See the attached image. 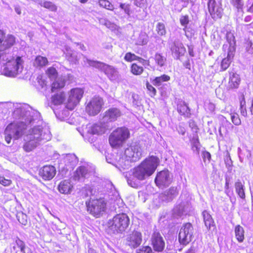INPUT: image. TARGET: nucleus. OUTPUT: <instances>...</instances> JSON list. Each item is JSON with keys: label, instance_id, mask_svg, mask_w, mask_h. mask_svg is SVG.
<instances>
[{"label": "nucleus", "instance_id": "obj_1", "mask_svg": "<svg viewBox=\"0 0 253 253\" xmlns=\"http://www.w3.org/2000/svg\"><path fill=\"white\" fill-rule=\"evenodd\" d=\"M159 164L160 160L158 157L154 156H149L133 169L132 176L139 180H143L154 173Z\"/></svg>", "mask_w": 253, "mask_h": 253}, {"label": "nucleus", "instance_id": "obj_2", "mask_svg": "<svg viewBox=\"0 0 253 253\" xmlns=\"http://www.w3.org/2000/svg\"><path fill=\"white\" fill-rule=\"evenodd\" d=\"M87 211L95 218L101 216L105 212L107 204L103 198H90L85 202Z\"/></svg>", "mask_w": 253, "mask_h": 253}, {"label": "nucleus", "instance_id": "obj_3", "mask_svg": "<svg viewBox=\"0 0 253 253\" xmlns=\"http://www.w3.org/2000/svg\"><path fill=\"white\" fill-rule=\"evenodd\" d=\"M129 137L130 132L127 127H119L110 135L109 142L112 148H117L122 146Z\"/></svg>", "mask_w": 253, "mask_h": 253}, {"label": "nucleus", "instance_id": "obj_4", "mask_svg": "<svg viewBox=\"0 0 253 253\" xmlns=\"http://www.w3.org/2000/svg\"><path fill=\"white\" fill-rule=\"evenodd\" d=\"M108 223L110 228L114 233H122L128 227L130 219L126 213H120L110 220Z\"/></svg>", "mask_w": 253, "mask_h": 253}, {"label": "nucleus", "instance_id": "obj_5", "mask_svg": "<svg viewBox=\"0 0 253 253\" xmlns=\"http://www.w3.org/2000/svg\"><path fill=\"white\" fill-rule=\"evenodd\" d=\"M26 128V125L23 122H11L4 130L5 140L7 144L11 142V139H19L23 134Z\"/></svg>", "mask_w": 253, "mask_h": 253}, {"label": "nucleus", "instance_id": "obj_6", "mask_svg": "<svg viewBox=\"0 0 253 253\" xmlns=\"http://www.w3.org/2000/svg\"><path fill=\"white\" fill-rule=\"evenodd\" d=\"M84 91L79 87L72 88L69 92L68 98L66 103V108L73 110L79 103L83 97Z\"/></svg>", "mask_w": 253, "mask_h": 253}, {"label": "nucleus", "instance_id": "obj_7", "mask_svg": "<svg viewBox=\"0 0 253 253\" xmlns=\"http://www.w3.org/2000/svg\"><path fill=\"white\" fill-rule=\"evenodd\" d=\"M194 228L191 223H184L181 227L178 234V241L181 245L186 246L191 242Z\"/></svg>", "mask_w": 253, "mask_h": 253}, {"label": "nucleus", "instance_id": "obj_8", "mask_svg": "<svg viewBox=\"0 0 253 253\" xmlns=\"http://www.w3.org/2000/svg\"><path fill=\"white\" fill-rule=\"evenodd\" d=\"M23 60L21 57L18 56L16 59L12 58L6 62L3 69L4 74L7 76H15L18 73L20 67H22Z\"/></svg>", "mask_w": 253, "mask_h": 253}, {"label": "nucleus", "instance_id": "obj_9", "mask_svg": "<svg viewBox=\"0 0 253 253\" xmlns=\"http://www.w3.org/2000/svg\"><path fill=\"white\" fill-rule=\"evenodd\" d=\"M104 105V101L102 97L94 96L85 106V111L90 116H95L101 110Z\"/></svg>", "mask_w": 253, "mask_h": 253}, {"label": "nucleus", "instance_id": "obj_10", "mask_svg": "<svg viewBox=\"0 0 253 253\" xmlns=\"http://www.w3.org/2000/svg\"><path fill=\"white\" fill-rule=\"evenodd\" d=\"M208 11L214 20L221 19L223 14V8L221 2L217 3L215 0H208Z\"/></svg>", "mask_w": 253, "mask_h": 253}, {"label": "nucleus", "instance_id": "obj_11", "mask_svg": "<svg viewBox=\"0 0 253 253\" xmlns=\"http://www.w3.org/2000/svg\"><path fill=\"white\" fill-rule=\"evenodd\" d=\"M151 243L154 251L162 252L165 249V242L160 233L155 231L152 234Z\"/></svg>", "mask_w": 253, "mask_h": 253}, {"label": "nucleus", "instance_id": "obj_12", "mask_svg": "<svg viewBox=\"0 0 253 253\" xmlns=\"http://www.w3.org/2000/svg\"><path fill=\"white\" fill-rule=\"evenodd\" d=\"M126 241V244L130 248H137L141 244L142 234L139 231L133 230L127 235Z\"/></svg>", "mask_w": 253, "mask_h": 253}, {"label": "nucleus", "instance_id": "obj_13", "mask_svg": "<svg viewBox=\"0 0 253 253\" xmlns=\"http://www.w3.org/2000/svg\"><path fill=\"white\" fill-rule=\"evenodd\" d=\"M55 168L50 165H47L41 168L39 171V176L44 181L51 180L55 175Z\"/></svg>", "mask_w": 253, "mask_h": 253}, {"label": "nucleus", "instance_id": "obj_14", "mask_svg": "<svg viewBox=\"0 0 253 253\" xmlns=\"http://www.w3.org/2000/svg\"><path fill=\"white\" fill-rule=\"evenodd\" d=\"M125 154L128 160L132 162L138 161L141 157V152L137 146H130L126 148Z\"/></svg>", "mask_w": 253, "mask_h": 253}, {"label": "nucleus", "instance_id": "obj_15", "mask_svg": "<svg viewBox=\"0 0 253 253\" xmlns=\"http://www.w3.org/2000/svg\"><path fill=\"white\" fill-rule=\"evenodd\" d=\"M169 174L168 170H163L158 172L155 178V182L159 188L168 185L169 184Z\"/></svg>", "mask_w": 253, "mask_h": 253}, {"label": "nucleus", "instance_id": "obj_16", "mask_svg": "<svg viewBox=\"0 0 253 253\" xmlns=\"http://www.w3.org/2000/svg\"><path fill=\"white\" fill-rule=\"evenodd\" d=\"M122 116L119 108L112 107L107 110L104 114V118L109 122H114Z\"/></svg>", "mask_w": 253, "mask_h": 253}, {"label": "nucleus", "instance_id": "obj_17", "mask_svg": "<svg viewBox=\"0 0 253 253\" xmlns=\"http://www.w3.org/2000/svg\"><path fill=\"white\" fill-rule=\"evenodd\" d=\"M74 186L70 179H64L58 184L57 189L63 194H70L72 192Z\"/></svg>", "mask_w": 253, "mask_h": 253}, {"label": "nucleus", "instance_id": "obj_18", "mask_svg": "<svg viewBox=\"0 0 253 253\" xmlns=\"http://www.w3.org/2000/svg\"><path fill=\"white\" fill-rule=\"evenodd\" d=\"M229 74V81L228 83V89L238 88L241 83L240 76L236 72H230Z\"/></svg>", "mask_w": 253, "mask_h": 253}, {"label": "nucleus", "instance_id": "obj_19", "mask_svg": "<svg viewBox=\"0 0 253 253\" xmlns=\"http://www.w3.org/2000/svg\"><path fill=\"white\" fill-rule=\"evenodd\" d=\"M124 59L127 62H132L133 61H138L140 63H142L143 65L147 66H150V61L148 59H144L141 57L136 55L134 53H132L130 52L126 53Z\"/></svg>", "mask_w": 253, "mask_h": 253}, {"label": "nucleus", "instance_id": "obj_20", "mask_svg": "<svg viewBox=\"0 0 253 253\" xmlns=\"http://www.w3.org/2000/svg\"><path fill=\"white\" fill-rule=\"evenodd\" d=\"M203 216L206 226L209 230H214L216 229V226L213 218L209 212L206 210L203 211Z\"/></svg>", "mask_w": 253, "mask_h": 253}, {"label": "nucleus", "instance_id": "obj_21", "mask_svg": "<svg viewBox=\"0 0 253 253\" xmlns=\"http://www.w3.org/2000/svg\"><path fill=\"white\" fill-rule=\"evenodd\" d=\"M107 77L111 81H114L118 78L117 70L112 66L107 64L104 65L103 72Z\"/></svg>", "mask_w": 253, "mask_h": 253}, {"label": "nucleus", "instance_id": "obj_22", "mask_svg": "<svg viewBox=\"0 0 253 253\" xmlns=\"http://www.w3.org/2000/svg\"><path fill=\"white\" fill-rule=\"evenodd\" d=\"M16 43V38L12 35H5L0 49L6 50L13 46Z\"/></svg>", "mask_w": 253, "mask_h": 253}, {"label": "nucleus", "instance_id": "obj_23", "mask_svg": "<svg viewBox=\"0 0 253 253\" xmlns=\"http://www.w3.org/2000/svg\"><path fill=\"white\" fill-rule=\"evenodd\" d=\"M177 110L180 115L185 117H190L191 115L190 109L184 101H178L177 104Z\"/></svg>", "mask_w": 253, "mask_h": 253}, {"label": "nucleus", "instance_id": "obj_24", "mask_svg": "<svg viewBox=\"0 0 253 253\" xmlns=\"http://www.w3.org/2000/svg\"><path fill=\"white\" fill-rule=\"evenodd\" d=\"M65 98V92L64 91H61L56 93L51 96V102L55 106L60 105L64 102Z\"/></svg>", "mask_w": 253, "mask_h": 253}, {"label": "nucleus", "instance_id": "obj_25", "mask_svg": "<svg viewBox=\"0 0 253 253\" xmlns=\"http://www.w3.org/2000/svg\"><path fill=\"white\" fill-rule=\"evenodd\" d=\"M66 84V81L65 79L59 78L54 80L51 84L50 90L51 92H56V91L64 88Z\"/></svg>", "mask_w": 253, "mask_h": 253}, {"label": "nucleus", "instance_id": "obj_26", "mask_svg": "<svg viewBox=\"0 0 253 253\" xmlns=\"http://www.w3.org/2000/svg\"><path fill=\"white\" fill-rule=\"evenodd\" d=\"M239 102V110L242 116L247 117L248 115L245 95L244 93H240L238 95Z\"/></svg>", "mask_w": 253, "mask_h": 253}, {"label": "nucleus", "instance_id": "obj_27", "mask_svg": "<svg viewBox=\"0 0 253 253\" xmlns=\"http://www.w3.org/2000/svg\"><path fill=\"white\" fill-rule=\"evenodd\" d=\"M235 236L239 243H243L245 240V230L240 225H237L234 229Z\"/></svg>", "mask_w": 253, "mask_h": 253}, {"label": "nucleus", "instance_id": "obj_28", "mask_svg": "<svg viewBox=\"0 0 253 253\" xmlns=\"http://www.w3.org/2000/svg\"><path fill=\"white\" fill-rule=\"evenodd\" d=\"M88 131L91 134L100 135L105 133V128L101 125L95 124L89 127Z\"/></svg>", "mask_w": 253, "mask_h": 253}, {"label": "nucleus", "instance_id": "obj_29", "mask_svg": "<svg viewBox=\"0 0 253 253\" xmlns=\"http://www.w3.org/2000/svg\"><path fill=\"white\" fill-rule=\"evenodd\" d=\"M48 64V61L46 57L41 55H38L36 57L34 63L35 67L41 68L47 66Z\"/></svg>", "mask_w": 253, "mask_h": 253}, {"label": "nucleus", "instance_id": "obj_30", "mask_svg": "<svg viewBox=\"0 0 253 253\" xmlns=\"http://www.w3.org/2000/svg\"><path fill=\"white\" fill-rule=\"evenodd\" d=\"M235 191L239 197L242 199H245L246 197L244 186L240 180H238L234 184Z\"/></svg>", "mask_w": 253, "mask_h": 253}, {"label": "nucleus", "instance_id": "obj_31", "mask_svg": "<svg viewBox=\"0 0 253 253\" xmlns=\"http://www.w3.org/2000/svg\"><path fill=\"white\" fill-rule=\"evenodd\" d=\"M249 0H230V3L238 11H242Z\"/></svg>", "mask_w": 253, "mask_h": 253}, {"label": "nucleus", "instance_id": "obj_32", "mask_svg": "<svg viewBox=\"0 0 253 253\" xmlns=\"http://www.w3.org/2000/svg\"><path fill=\"white\" fill-rule=\"evenodd\" d=\"M222 119V123L219 128V131L221 132V130L228 132V130L233 128V126L223 116H221Z\"/></svg>", "mask_w": 253, "mask_h": 253}, {"label": "nucleus", "instance_id": "obj_33", "mask_svg": "<svg viewBox=\"0 0 253 253\" xmlns=\"http://www.w3.org/2000/svg\"><path fill=\"white\" fill-rule=\"evenodd\" d=\"M233 57V55H232L228 52L226 57L223 58L221 62L220 68L221 71H225L230 66L231 60Z\"/></svg>", "mask_w": 253, "mask_h": 253}, {"label": "nucleus", "instance_id": "obj_34", "mask_svg": "<svg viewBox=\"0 0 253 253\" xmlns=\"http://www.w3.org/2000/svg\"><path fill=\"white\" fill-rule=\"evenodd\" d=\"M42 7H43L50 11L56 12L57 11V6L53 2L48 0H45L40 3Z\"/></svg>", "mask_w": 253, "mask_h": 253}, {"label": "nucleus", "instance_id": "obj_35", "mask_svg": "<svg viewBox=\"0 0 253 253\" xmlns=\"http://www.w3.org/2000/svg\"><path fill=\"white\" fill-rule=\"evenodd\" d=\"M130 69L131 73L135 76L141 75L144 71V68L142 66L135 63L131 64Z\"/></svg>", "mask_w": 253, "mask_h": 253}, {"label": "nucleus", "instance_id": "obj_36", "mask_svg": "<svg viewBox=\"0 0 253 253\" xmlns=\"http://www.w3.org/2000/svg\"><path fill=\"white\" fill-rule=\"evenodd\" d=\"M45 74L48 78L51 80L57 79L58 73L57 70L53 67H50L45 70Z\"/></svg>", "mask_w": 253, "mask_h": 253}, {"label": "nucleus", "instance_id": "obj_37", "mask_svg": "<svg viewBox=\"0 0 253 253\" xmlns=\"http://www.w3.org/2000/svg\"><path fill=\"white\" fill-rule=\"evenodd\" d=\"M170 79V77L167 75H162L159 77H156L153 81V84L155 86H160L163 82H168Z\"/></svg>", "mask_w": 253, "mask_h": 253}, {"label": "nucleus", "instance_id": "obj_38", "mask_svg": "<svg viewBox=\"0 0 253 253\" xmlns=\"http://www.w3.org/2000/svg\"><path fill=\"white\" fill-rule=\"evenodd\" d=\"M156 65L159 67H163L166 62V58L162 53L157 52L154 57Z\"/></svg>", "mask_w": 253, "mask_h": 253}, {"label": "nucleus", "instance_id": "obj_39", "mask_svg": "<svg viewBox=\"0 0 253 253\" xmlns=\"http://www.w3.org/2000/svg\"><path fill=\"white\" fill-rule=\"evenodd\" d=\"M87 172V170L84 166H80L76 170L75 177L79 179L82 177H84Z\"/></svg>", "mask_w": 253, "mask_h": 253}, {"label": "nucleus", "instance_id": "obj_40", "mask_svg": "<svg viewBox=\"0 0 253 253\" xmlns=\"http://www.w3.org/2000/svg\"><path fill=\"white\" fill-rule=\"evenodd\" d=\"M156 31L159 36H164L167 33L166 28L164 23L158 22L156 27Z\"/></svg>", "mask_w": 253, "mask_h": 253}, {"label": "nucleus", "instance_id": "obj_41", "mask_svg": "<svg viewBox=\"0 0 253 253\" xmlns=\"http://www.w3.org/2000/svg\"><path fill=\"white\" fill-rule=\"evenodd\" d=\"M99 3L100 6L109 10H113L114 6L113 4L108 0H100Z\"/></svg>", "mask_w": 253, "mask_h": 253}, {"label": "nucleus", "instance_id": "obj_42", "mask_svg": "<svg viewBox=\"0 0 253 253\" xmlns=\"http://www.w3.org/2000/svg\"><path fill=\"white\" fill-rule=\"evenodd\" d=\"M232 122L236 126H239L241 124V121L239 115L236 112H232L230 114Z\"/></svg>", "mask_w": 253, "mask_h": 253}, {"label": "nucleus", "instance_id": "obj_43", "mask_svg": "<svg viewBox=\"0 0 253 253\" xmlns=\"http://www.w3.org/2000/svg\"><path fill=\"white\" fill-rule=\"evenodd\" d=\"M180 23L181 26L184 27V30L187 28V25L189 23V17L188 15H182L179 19Z\"/></svg>", "mask_w": 253, "mask_h": 253}, {"label": "nucleus", "instance_id": "obj_44", "mask_svg": "<svg viewBox=\"0 0 253 253\" xmlns=\"http://www.w3.org/2000/svg\"><path fill=\"white\" fill-rule=\"evenodd\" d=\"M166 195L170 198H172L178 194V191L175 187H171L166 191Z\"/></svg>", "mask_w": 253, "mask_h": 253}, {"label": "nucleus", "instance_id": "obj_45", "mask_svg": "<svg viewBox=\"0 0 253 253\" xmlns=\"http://www.w3.org/2000/svg\"><path fill=\"white\" fill-rule=\"evenodd\" d=\"M146 88L149 91L148 93L151 97H154L157 93L155 88L148 82L146 83Z\"/></svg>", "mask_w": 253, "mask_h": 253}, {"label": "nucleus", "instance_id": "obj_46", "mask_svg": "<svg viewBox=\"0 0 253 253\" xmlns=\"http://www.w3.org/2000/svg\"><path fill=\"white\" fill-rule=\"evenodd\" d=\"M34 135L33 137H32L31 139L32 140H39L42 135L41 131L36 128H34L32 129L31 135Z\"/></svg>", "mask_w": 253, "mask_h": 253}, {"label": "nucleus", "instance_id": "obj_47", "mask_svg": "<svg viewBox=\"0 0 253 253\" xmlns=\"http://www.w3.org/2000/svg\"><path fill=\"white\" fill-rule=\"evenodd\" d=\"M120 7L123 9L126 14L129 15L131 13V10L130 8V5L128 3H120Z\"/></svg>", "mask_w": 253, "mask_h": 253}, {"label": "nucleus", "instance_id": "obj_48", "mask_svg": "<svg viewBox=\"0 0 253 253\" xmlns=\"http://www.w3.org/2000/svg\"><path fill=\"white\" fill-rule=\"evenodd\" d=\"M15 242L17 247L20 249L21 252L23 253H25V244L24 242L19 238L16 240Z\"/></svg>", "mask_w": 253, "mask_h": 253}, {"label": "nucleus", "instance_id": "obj_49", "mask_svg": "<svg viewBox=\"0 0 253 253\" xmlns=\"http://www.w3.org/2000/svg\"><path fill=\"white\" fill-rule=\"evenodd\" d=\"M189 126L191 128V130L193 131V132L196 133V135H197V133L199 130V128L197 125L196 122L193 120H190L189 122Z\"/></svg>", "mask_w": 253, "mask_h": 253}, {"label": "nucleus", "instance_id": "obj_50", "mask_svg": "<svg viewBox=\"0 0 253 253\" xmlns=\"http://www.w3.org/2000/svg\"><path fill=\"white\" fill-rule=\"evenodd\" d=\"M152 249L149 246H142L136 251V253H152Z\"/></svg>", "mask_w": 253, "mask_h": 253}, {"label": "nucleus", "instance_id": "obj_51", "mask_svg": "<svg viewBox=\"0 0 253 253\" xmlns=\"http://www.w3.org/2000/svg\"><path fill=\"white\" fill-rule=\"evenodd\" d=\"M134 4L135 6L142 8L147 6V0H134Z\"/></svg>", "mask_w": 253, "mask_h": 253}, {"label": "nucleus", "instance_id": "obj_52", "mask_svg": "<svg viewBox=\"0 0 253 253\" xmlns=\"http://www.w3.org/2000/svg\"><path fill=\"white\" fill-rule=\"evenodd\" d=\"M12 183L10 179H6L3 176H0V184L4 186H8Z\"/></svg>", "mask_w": 253, "mask_h": 253}, {"label": "nucleus", "instance_id": "obj_53", "mask_svg": "<svg viewBox=\"0 0 253 253\" xmlns=\"http://www.w3.org/2000/svg\"><path fill=\"white\" fill-rule=\"evenodd\" d=\"M106 65V64H105L103 62L96 61L93 62V66L94 67L100 70L101 72H103V69L104 68V65Z\"/></svg>", "mask_w": 253, "mask_h": 253}, {"label": "nucleus", "instance_id": "obj_54", "mask_svg": "<svg viewBox=\"0 0 253 253\" xmlns=\"http://www.w3.org/2000/svg\"><path fill=\"white\" fill-rule=\"evenodd\" d=\"M36 147L35 145L32 144L30 141H28L25 143L23 146V149L26 152H30L32 151Z\"/></svg>", "mask_w": 253, "mask_h": 253}, {"label": "nucleus", "instance_id": "obj_55", "mask_svg": "<svg viewBox=\"0 0 253 253\" xmlns=\"http://www.w3.org/2000/svg\"><path fill=\"white\" fill-rule=\"evenodd\" d=\"M202 156L204 161L205 162L206 160L208 162H210L211 160V155L210 153L207 151H204L202 152Z\"/></svg>", "mask_w": 253, "mask_h": 253}, {"label": "nucleus", "instance_id": "obj_56", "mask_svg": "<svg viewBox=\"0 0 253 253\" xmlns=\"http://www.w3.org/2000/svg\"><path fill=\"white\" fill-rule=\"evenodd\" d=\"M193 146L192 147H195L196 149H198V145L199 144V139L198 135H196V137H194L192 140Z\"/></svg>", "mask_w": 253, "mask_h": 253}, {"label": "nucleus", "instance_id": "obj_57", "mask_svg": "<svg viewBox=\"0 0 253 253\" xmlns=\"http://www.w3.org/2000/svg\"><path fill=\"white\" fill-rule=\"evenodd\" d=\"M104 25L108 28L116 29V25L114 23H111L108 20L105 22Z\"/></svg>", "mask_w": 253, "mask_h": 253}, {"label": "nucleus", "instance_id": "obj_58", "mask_svg": "<svg viewBox=\"0 0 253 253\" xmlns=\"http://www.w3.org/2000/svg\"><path fill=\"white\" fill-rule=\"evenodd\" d=\"M6 55L5 53H0V64L1 61H6L7 58H6Z\"/></svg>", "mask_w": 253, "mask_h": 253}, {"label": "nucleus", "instance_id": "obj_59", "mask_svg": "<svg viewBox=\"0 0 253 253\" xmlns=\"http://www.w3.org/2000/svg\"><path fill=\"white\" fill-rule=\"evenodd\" d=\"M247 11L249 13L253 14V2L252 4L247 8Z\"/></svg>", "mask_w": 253, "mask_h": 253}, {"label": "nucleus", "instance_id": "obj_60", "mask_svg": "<svg viewBox=\"0 0 253 253\" xmlns=\"http://www.w3.org/2000/svg\"><path fill=\"white\" fill-rule=\"evenodd\" d=\"M225 188L226 190H228L229 189V180L227 178L226 179Z\"/></svg>", "mask_w": 253, "mask_h": 253}, {"label": "nucleus", "instance_id": "obj_61", "mask_svg": "<svg viewBox=\"0 0 253 253\" xmlns=\"http://www.w3.org/2000/svg\"><path fill=\"white\" fill-rule=\"evenodd\" d=\"M251 20H252V17L250 15H248V16H246L244 19V21L246 22H249L251 21Z\"/></svg>", "mask_w": 253, "mask_h": 253}, {"label": "nucleus", "instance_id": "obj_62", "mask_svg": "<svg viewBox=\"0 0 253 253\" xmlns=\"http://www.w3.org/2000/svg\"><path fill=\"white\" fill-rule=\"evenodd\" d=\"M15 12L18 14L20 15L21 13V9L19 7H15Z\"/></svg>", "mask_w": 253, "mask_h": 253}, {"label": "nucleus", "instance_id": "obj_63", "mask_svg": "<svg viewBox=\"0 0 253 253\" xmlns=\"http://www.w3.org/2000/svg\"><path fill=\"white\" fill-rule=\"evenodd\" d=\"M250 112H251V114H253V97L252 98V100H251V106L250 107Z\"/></svg>", "mask_w": 253, "mask_h": 253}, {"label": "nucleus", "instance_id": "obj_64", "mask_svg": "<svg viewBox=\"0 0 253 253\" xmlns=\"http://www.w3.org/2000/svg\"><path fill=\"white\" fill-rule=\"evenodd\" d=\"M88 0H79V1L82 3H85Z\"/></svg>", "mask_w": 253, "mask_h": 253}]
</instances>
